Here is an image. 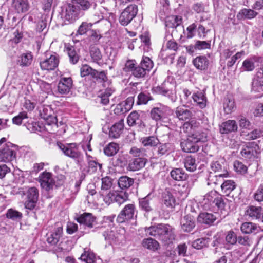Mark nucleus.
I'll list each match as a JSON object with an SVG mask.
<instances>
[{"label":"nucleus","mask_w":263,"mask_h":263,"mask_svg":"<svg viewBox=\"0 0 263 263\" xmlns=\"http://www.w3.org/2000/svg\"><path fill=\"white\" fill-rule=\"evenodd\" d=\"M128 199V195L122 191H109L104 196L103 201L108 205L112 202H116L121 205Z\"/></svg>","instance_id":"39448f33"},{"label":"nucleus","mask_w":263,"mask_h":263,"mask_svg":"<svg viewBox=\"0 0 263 263\" xmlns=\"http://www.w3.org/2000/svg\"><path fill=\"white\" fill-rule=\"evenodd\" d=\"M103 236L106 242L111 245L119 243L123 238L122 235L115 231H107L103 233Z\"/></svg>","instance_id":"4468645a"},{"label":"nucleus","mask_w":263,"mask_h":263,"mask_svg":"<svg viewBox=\"0 0 263 263\" xmlns=\"http://www.w3.org/2000/svg\"><path fill=\"white\" fill-rule=\"evenodd\" d=\"M155 91L160 95L164 96H166V93H168L167 98L172 102H176L177 97L176 92L173 90L166 89L161 86H157L155 88Z\"/></svg>","instance_id":"c756f323"},{"label":"nucleus","mask_w":263,"mask_h":263,"mask_svg":"<svg viewBox=\"0 0 263 263\" xmlns=\"http://www.w3.org/2000/svg\"><path fill=\"white\" fill-rule=\"evenodd\" d=\"M181 229L185 232H190L195 227L194 218L190 215L185 216L181 220Z\"/></svg>","instance_id":"4be33fe9"},{"label":"nucleus","mask_w":263,"mask_h":263,"mask_svg":"<svg viewBox=\"0 0 263 263\" xmlns=\"http://www.w3.org/2000/svg\"><path fill=\"white\" fill-rule=\"evenodd\" d=\"M236 187L235 183L230 180L225 181L221 185L223 193L229 195Z\"/></svg>","instance_id":"49530a36"},{"label":"nucleus","mask_w":263,"mask_h":263,"mask_svg":"<svg viewBox=\"0 0 263 263\" xmlns=\"http://www.w3.org/2000/svg\"><path fill=\"white\" fill-rule=\"evenodd\" d=\"M205 204L209 206L216 205L218 208H223L224 206L222 196L219 194L216 191H211L206 194L203 198Z\"/></svg>","instance_id":"423d86ee"},{"label":"nucleus","mask_w":263,"mask_h":263,"mask_svg":"<svg viewBox=\"0 0 263 263\" xmlns=\"http://www.w3.org/2000/svg\"><path fill=\"white\" fill-rule=\"evenodd\" d=\"M59 59L55 54H51L49 57L40 61V65L43 70L51 71L54 70L58 66Z\"/></svg>","instance_id":"9d476101"},{"label":"nucleus","mask_w":263,"mask_h":263,"mask_svg":"<svg viewBox=\"0 0 263 263\" xmlns=\"http://www.w3.org/2000/svg\"><path fill=\"white\" fill-rule=\"evenodd\" d=\"M80 8L73 4H69L66 8L65 18L70 23H72L79 18Z\"/></svg>","instance_id":"dca6fc26"},{"label":"nucleus","mask_w":263,"mask_h":263,"mask_svg":"<svg viewBox=\"0 0 263 263\" xmlns=\"http://www.w3.org/2000/svg\"><path fill=\"white\" fill-rule=\"evenodd\" d=\"M263 55L261 57L252 56L246 59L242 63V68L245 71H252L255 67V63L262 62Z\"/></svg>","instance_id":"6ab92c4d"},{"label":"nucleus","mask_w":263,"mask_h":263,"mask_svg":"<svg viewBox=\"0 0 263 263\" xmlns=\"http://www.w3.org/2000/svg\"><path fill=\"white\" fill-rule=\"evenodd\" d=\"M216 214L201 213L197 217L198 222L208 225L212 224L217 219Z\"/></svg>","instance_id":"5701e85b"},{"label":"nucleus","mask_w":263,"mask_h":263,"mask_svg":"<svg viewBox=\"0 0 263 263\" xmlns=\"http://www.w3.org/2000/svg\"><path fill=\"white\" fill-rule=\"evenodd\" d=\"M183 162L186 170L190 172H194L196 170L197 167L196 160L191 156L186 157L184 159Z\"/></svg>","instance_id":"c03bdc74"},{"label":"nucleus","mask_w":263,"mask_h":263,"mask_svg":"<svg viewBox=\"0 0 263 263\" xmlns=\"http://www.w3.org/2000/svg\"><path fill=\"white\" fill-rule=\"evenodd\" d=\"M174 116L179 120L186 121L191 118L193 114L191 111L183 106H178L175 108Z\"/></svg>","instance_id":"aec40b11"},{"label":"nucleus","mask_w":263,"mask_h":263,"mask_svg":"<svg viewBox=\"0 0 263 263\" xmlns=\"http://www.w3.org/2000/svg\"><path fill=\"white\" fill-rule=\"evenodd\" d=\"M234 168L236 172L243 174L247 172V167L242 162L236 161L234 163Z\"/></svg>","instance_id":"0e129e2a"},{"label":"nucleus","mask_w":263,"mask_h":263,"mask_svg":"<svg viewBox=\"0 0 263 263\" xmlns=\"http://www.w3.org/2000/svg\"><path fill=\"white\" fill-rule=\"evenodd\" d=\"M181 20L176 16H172L168 18L166 21V26L168 27H176L180 23Z\"/></svg>","instance_id":"052dcab7"},{"label":"nucleus","mask_w":263,"mask_h":263,"mask_svg":"<svg viewBox=\"0 0 263 263\" xmlns=\"http://www.w3.org/2000/svg\"><path fill=\"white\" fill-rule=\"evenodd\" d=\"M147 72L148 71L139 65L136 67L132 73L134 76L136 78H143L146 75Z\"/></svg>","instance_id":"13d9d810"},{"label":"nucleus","mask_w":263,"mask_h":263,"mask_svg":"<svg viewBox=\"0 0 263 263\" xmlns=\"http://www.w3.org/2000/svg\"><path fill=\"white\" fill-rule=\"evenodd\" d=\"M139 115L136 111L132 112L127 117V123L129 126H132L136 124L139 120Z\"/></svg>","instance_id":"680f3d73"},{"label":"nucleus","mask_w":263,"mask_h":263,"mask_svg":"<svg viewBox=\"0 0 263 263\" xmlns=\"http://www.w3.org/2000/svg\"><path fill=\"white\" fill-rule=\"evenodd\" d=\"M12 7L17 13H23L29 9V4L26 0H13Z\"/></svg>","instance_id":"cd10ccee"},{"label":"nucleus","mask_w":263,"mask_h":263,"mask_svg":"<svg viewBox=\"0 0 263 263\" xmlns=\"http://www.w3.org/2000/svg\"><path fill=\"white\" fill-rule=\"evenodd\" d=\"M138 12L136 5H130L126 8L119 17L120 23L124 26L128 25L135 17Z\"/></svg>","instance_id":"0eeeda50"},{"label":"nucleus","mask_w":263,"mask_h":263,"mask_svg":"<svg viewBox=\"0 0 263 263\" xmlns=\"http://www.w3.org/2000/svg\"><path fill=\"white\" fill-rule=\"evenodd\" d=\"M192 98L195 102L201 108H204L206 105L207 100L206 97L201 92H198L192 96Z\"/></svg>","instance_id":"58836bf2"},{"label":"nucleus","mask_w":263,"mask_h":263,"mask_svg":"<svg viewBox=\"0 0 263 263\" xmlns=\"http://www.w3.org/2000/svg\"><path fill=\"white\" fill-rule=\"evenodd\" d=\"M101 180L102 184L100 193V195L103 198V199L104 200V196L106 195V194L108 193L109 192L107 191L110 190L112 186L113 180L110 177L106 176L105 177L102 178Z\"/></svg>","instance_id":"c85d7f7f"},{"label":"nucleus","mask_w":263,"mask_h":263,"mask_svg":"<svg viewBox=\"0 0 263 263\" xmlns=\"http://www.w3.org/2000/svg\"><path fill=\"white\" fill-rule=\"evenodd\" d=\"M124 128V121L120 120L119 122L114 124L110 128L109 136L112 138L119 137Z\"/></svg>","instance_id":"393cba45"},{"label":"nucleus","mask_w":263,"mask_h":263,"mask_svg":"<svg viewBox=\"0 0 263 263\" xmlns=\"http://www.w3.org/2000/svg\"><path fill=\"white\" fill-rule=\"evenodd\" d=\"M72 86V80L70 77H63L59 81L58 90L61 94H67L70 91Z\"/></svg>","instance_id":"f3484780"},{"label":"nucleus","mask_w":263,"mask_h":263,"mask_svg":"<svg viewBox=\"0 0 263 263\" xmlns=\"http://www.w3.org/2000/svg\"><path fill=\"white\" fill-rule=\"evenodd\" d=\"M162 202L167 207L172 208L175 204V199L172 193L165 190L162 194Z\"/></svg>","instance_id":"72a5a7b5"},{"label":"nucleus","mask_w":263,"mask_h":263,"mask_svg":"<svg viewBox=\"0 0 263 263\" xmlns=\"http://www.w3.org/2000/svg\"><path fill=\"white\" fill-rule=\"evenodd\" d=\"M39 182L41 187L47 192H51L62 185L64 182V177L60 176L57 180L51 173L44 172L39 177Z\"/></svg>","instance_id":"f03ea898"},{"label":"nucleus","mask_w":263,"mask_h":263,"mask_svg":"<svg viewBox=\"0 0 263 263\" xmlns=\"http://www.w3.org/2000/svg\"><path fill=\"white\" fill-rule=\"evenodd\" d=\"M180 145L182 151L186 153H195L199 148L198 143L189 134L187 139L183 140Z\"/></svg>","instance_id":"ddd939ff"},{"label":"nucleus","mask_w":263,"mask_h":263,"mask_svg":"<svg viewBox=\"0 0 263 263\" xmlns=\"http://www.w3.org/2000/svg\"><path fill=\"white\" fill-rule=\"evenodd\" d=\"M172 145L171 143L160 144L158 147V155L161 156L170 152L172 149Z\"/></svg>","instance_id":"864d4df0"},{"label":"nucleus","mask_w":263,"mask_h":263,"mask_svg":"<svg viewBox=\"0 0 263 263\" xmlns=\"http://www.w3.org/2000/svg\"><path fill=\"white\" fill-rule=\"evenodd\" d=\"M140 141L145 147H155L159 143V139L157 137L152 136L141 138Z\"/></svg>","instance_id":"e433bc0d"},{"label":"nucleus","mask_w":263,"mask_h":263,"mask_svg":"<svg viewBox=\"0 0 263 263\" xmlns=\"http://www.w3.org/2000/svg\"><path fill=\"white\" fill-rule=\"evenodd\" d=\"M171 177L176 181H183L187 179V174L181 168L172 170L170 173Z\"/></svg>","instance_id":"ea45409f"},{"label":"nucleus","mask_w":263,"mask_h":263,"mask_svg":"<svg viewBox=\"0 0 263 263\" xmlns=\"http://www.w3.org/2000/svg\"><path fill=\"white\" fill-rule=\"evenodd\" d=\"M102 19V16H101V17L97 20H96L95 18H92L91 20L92 21H94L93 23H82L78 30V33L80 35H83L85 34L91 28L93 24L98 23Z\"/></svg>","instance_id":"a19ab883"},{"label":"nucleus","mask_w":263,"mask_h":263,"mask_svg":"<svg viewBox=\"0 0 263 263\" xmlns=\"http://www.w3.org/2000/svg\"><path fill=\"white\" fill-rule=\"evenodd\" d=\"M32 61V55L30 52L23 53L21 57V65L27 66L31 64Z\"/></svg>","instance_id":"6e6d98bb"},{"label":"nucleus","mask_w":263,"mask_h":263,"mask_svg":"<svg viewBox=\"0 0 263 263\" xmlns=\"http://www.w3.org/2000/svg\"><path fill=\"white\" fill-rule=\"evenodd\" d=\"M170 112V109L168 107L160 104L158 106L155 107L152 109L151 116L153 120L156 121H160L165 118Z\"/></svg>","instance_id":"f8f14e48"},{"label":"nucleus","mask_w":263,"mask_h":263,"mask_svg":"<svg viewBox=\"0 0 263 263\" xmlns=\"http://www.w3.org/2000/svg\"><path fill=\"white\" fill-rule=\"evenodd\" d=\"M141 245L144 249L153 252L158 250L160 248L158 242L152 238L143 239L142 241Z\"/></svg>","instance_id":"bb28decb"},{"label":"nucleus","mask_w":263,"mask_h":263,"mask_svg":"<svg viewBox=\"0 0 263 263\" xmlns=\"http://www.w3.org/2000/svg\"><path fill=\"white\" fill-rule=\"evenodd\" d=\"M146 163V159L143 157L135 158L132 160L128 164L129 170L138 171L144 167Z\"/></svg>","instance_id":"a878e982"},{"label":"nucleus","mask_w":263,"mask_h":263,"mask_svg":"<svg viewBox=\"0 0 263 263\" xmlns=\"http://www.w3.org/2000/svg\"><path fill=\"white\" fill-rule=\"evenodd\" d=\"M95 69H92L87 64L83 65L80 68V74L82 77L91 75L92 77L95 75Z\"/></svg>","instance_id":"5fc2aeb1"},{"label":"nucleus","mask_w":263,"mask_h":263,"mask_svg":"<svg viewBox=\"0 0 263 263\" xmlns=\"http://www.w3.org/2000/svg\"><path fill=\"white\" fill-rule=\"evenodd\" d=\"M67 51L70 63L72 64L77 63L80 58L78 52L73 47L68 48Z\"/></svg>","instance_id":"09e8293b"},{"label":"nucleus","mask_w":263,"mask_h":263,"mask_svg":"<svg viewBox=\"0 0 263 263\" xmlns=\"http://www.w3.org/2000/svg\"><path fill=\"white\" fill-rule=\"evenodd\" d=\"M73 2L79 5L80 8L83 10L88 9L91 6L89 0H72Z\"/></svg>","instance_id":"69168bd1"},{"label":"nucleus","mask_w":263,"mask_h":263,"mask_svg":"<svg viewBox=\"0 0 263 263\" xmlns=\"http://www.w3.org/2000/svg\"><path fill=\"white\" fill-rule=\"evenodd\" d=\"M63 233V228L58 227L54 229L53 232L48 234L47 241L51 245H56L60 241Z\"/></svg>","instance_id":"412c9836"},{"label":"nucleus","mask_w":263,"mask_h":263,"mask_svg":"<svg viewBox=\"0 0 263 263\" xmlns=\"http://www.w3.org/2000/svg\"><path fill=\"white\" fill-rule=\"evenodd\" d=\"M240 154L246 159L254 158L257 155L256 147L250 145H246L241 149Z\"/></svg>","instance_id":"2f4dec72"},{"label":"nucleus","mask_w":263,"mask_h":263,"mask_svg":"<svg viewBox=\"0 0 263 263\" xmlns=\"http://www.w3.org/2000/svg\"><path fill=\"white\" fill-rule=\"evenodd\" d=\"M77 221L88 228H92L95 222V218L91 213H84L77 218Z\"/></svg>","instance_id":"b1692460"},{"label":"nucleus","mask_w":263,"mask_h":263,"mask_svg":"<svg viewBox=\"0 0 263 263\" xmlns=\"http://www.w3.org/2000/svg\"><path fill=\"white\" fill-rule=\"evenodd\" d=\"M135 214V206L133 204L126 205L120 212L117 218L119 223H123L133 219Z\"/></svg>","instance_id":"9b49d317"},{"label":"nucleus","mask_w":263,"mask_h":263,"mask_svg":"<svg viewBox=\"0 0 263 263\" xmlns=\"http://www.w3.org/2000/svg\"><path fill=\"white\" fill-rule=\"evenodd\" d=\"M145 152V149L144 148H138L134 146L130 148L129 153L132 157L139 158L143 157L146 155Z\"/></svg>","instance_id":"8fccbe9b"},{"label":"nucleus","mask_w":263,"mask_h":263,"mask_svg":"<svg viewBox=\"0 0 263 263\" xmlns=\"http://www.w3.org/2000/svg\"><path fill=\"white\" fill-rule=\"evenodd\" d=\"M7 217L13 220L21 219L22 217V214L16 210L9 209L6 214Z\"/></svg>","instance_id":"338daca9"},{"label":"nucleus","mask_w":263,"mask_h":263,"mask_svg":"<svg viewBox=\"0 0 263 263\" xmlns=\"http://www.w3.org/2000/svg\"><path fill=\"white\" fill-rule=\"evenodd\" d=\"M80 259L85 263H94L95 255L91 252L85 251L81 255Z\"/></svg>","instance_id":"3c124183"},{"label":"nucleus","mask_w":263,"mask_h":263,"mask_svg":"<svg viewBox=\"0 0 263 263\" xmlns=\"http://www.w3.org/2000/svg\"><path fill=\"white\" fill-rule=\"evenodd\" d=\"M27 201L25 206L29 210L33 209L38 201L39 193V190L35 187H29L26 192Z\"/></svg>","instance_id":"1a4fd4ad"},{"label":"nucleus","mask_w":263,"mask_h":263,"mask_svg":"<svg viewBox=\"0 0 263 263\" xmlns=\"http://www.w3.org/2000/svg\"><path fill=\"white\" fill-rule=\"evenodd\" d=\"M86 156L87 157L88 164V172L90 173H94L96 172L98 169L100 171H101L102 164L96 162L95 160H93L91 156L88 155L87 153Z\"/></svg>","instance_id":"37998d69"},{"label":"nucleus","mask_w":263,"mask_h":263,"mask_svg":"<svg viewBox=\"0 0 263 263\" xmlns=\"http://www.w3.org/2000/svg\"><path fill=\"white\" fill-rule=\"evenodd\" d=\"M208 241L206 238H199L192 242V247L196 249H201L204 247L206 246Z\"/></svg>","instance_id":"4d7b16f0"},{"label":"nucleus","mask_w":263,"mask_h":263,"mask_svg":"<svg viewBox=\"0 0 263 263\" xmlns=\"http://www.w3.org/2000/svg\"><path fill=\"white\" fill-rule=\"evenodd\" d=\"M16 153L13 145L11 143L5 144L0 149V161L7 162L12 161L15 158Z\"/></svg>","instance_id":"6e6552de"},{"label":"nucleus","mask_w":263,"mask_h":263,"mask_svg":"<svg viewBox=\"0 0 263 263\" xmlns=\"http://www.w3.org/2000/svg\"><path fill=\"white\" fill-rule=\"evenodd\" d=\"M241 231L245 234L257 233L260 228L252 222H245L241 224Z\"/></svg>","instance_id":"4c0bfd02"},{"label":"nucleus","mask_w":263,"mask_h":263,"mask_svg":"<svg viewBox=\"0 0 263 263\" xmlns=\"http://www.w3.org/2000/svg\"><path fill=\"white\" fill-rule=\"evenodd\" d=\"M257 12L251 9L243 8L237 14V17L240 19H252L254 18Z\"/></svg>","instance_id":"c9c22d12"},{"label":"nucleus","mask_w":263,"mask_h":263,"mask_svg":"<svg viewBox=\"0 0 263 263\" xmlns=\"http://www.w3.org/2000/svg\"><path fill=\"white\" fill-rule=\"evenodd\" d=\"M195 67L200 70L206 69L209 65V61L205 57L199 56L196 58L193 61Z\"/></svg>","instance_id":"f704fd0d"},{"label":"nucleus","mask_w":263,"mask_h":263,"mask_svg":"<svg viewBox=\"0 0 263 263\" xmlns=\"http://www.w3.org/2000/svg\"><path fill=\"white\" fill-rule=\"evenodd\" d=\"M235 104L233 99L227 98L223 105L224 111L227 114H231L235 109Z\"/></svg>","instance_id":"de8ad7c7"},{"label":"nucleus","mask_w":263,"mask_h":263,"mask_svg":"<svg viewBox=\"0 0 263 263\" xmlns=\"http://www.w3.org/2000/svg\"><path fill=\"white\" fill-rule=\"evenodd\" d=\"M238 126L236 122L233 120H229L223 122L219 126L221 134H229L237 130Z\"/></svg>","instance_id":"a211bd4d"},{"label":"nucleus","mask_w":263,"mask_h":263,"mask_svg":"<svg viewBox=\"0 0 263 263\" xmlns=\"http://www.w3.org/2000/svg\"><path fill=\"white\" fill-rule=\"evenodd\" d=\"M57 146L65 155L76 160L78 164H80L82 162L83 155L79 144L76 143L63 144L58 142Z\"/></svg>","instance_id":"7ed1b4c3"},{"label":"nucleus","mask_w":263,"mask_h":263,"mask_svg":"<svg viewBox=\"0 0 263 263\" xmlns=\"http://www.w3.org/2000/svg\"><path fill=\"white\" fill-rule=\"evenodd\" d=\"M118 183L121 189H127L133 185L134 180L126 176H122L119 179Z\"/></svg>","instance_id":"a18cd8bd"},{"label":"nucleus","mask_w":263,"mask_h":263,"mask_svg":"<svg viewBox=\"0 0 263 263\" xmlns=\"http://www.w3.org/2000/svg\"><path fill=\"white\" fill-rule=\"evenodd\" d=\"M145 231L146 234L154 236L166 243L171 242L175 238L173 229L168 224H159L145 228Z\"/></svg>","instance_id":"f257e3e1"},{"label":"nucleus","mask_w":263,"mask_h":263,"mask_svg":"<svg viewBox=\"0 0 263 263\" xmlns=\"http://www.w3.org/2000/svg\"><path fill=\"white\" fill-rule=\"evenodd\" d=\"M119 150V145L115 142H111L107 144L104 148V153L107 156H112Z\"/></svg>","instance_id":"79ce46f5"},{"label":"nucleus","mask_w":263,"mask_h":263,"mask_svg":"<svg viewBox=\"0 0 263 263\" xmlns=\"http://www.w3.org/2000/svg\"><path fill=\"white\" fill-rule=\"evenodd\" d=\"M45 109H43L40 112L41 117L45 121V124L47 126L53 125L55 127H57V119L54 116L51 115L52 111L49 109V115H46L45 114Z\"/></svg>","instance_id":"473e14b6"},{"label":"nucleus","mask_w":263,"mask_h":263,"mask_svg":"<svg viewBox=\"0 0 263 263\" xmlns=\"http://www.w3.org/2000/svg\"><path fill=\"white\" fill-rule=\"evenodd\" d=\"M183 129L197 143L207 141V133L197 126L196 123L194 121L185 122L183 125Z\"/></svg>","instance_id":"20e7f679"},{"label":"nucleus","mask_w":263,"mask_h":263,"mask_svg":"<svg viewBox=\"0 0 263 263\" xmlns=\"http://www.w3.org/2000/svg\"><path fill=\"white\" fill-rule=\"evenodd\" d=\"M140 65L149 71L153 66V63L148 57H145L143 58Z\"/></svg>","instance_id":"e2e57ef3"},{"label":"nucleus","mask_w":263,"mask_h":263,"mask_svg":"<svg viewBox=\"0 0 263 263\" xmlns=\"http://www.w3.org/2000/svg\"><path fill=\"white\" fill-rule=\"evenodd\" d=\"M152 98L149 93H144L141 92L138 96V104H146L149 100H152Z\"/></svg>","instance_id":"bf43d9fd"},{"label":"nucleus","mask_w":263,"mask_h":263,"mask_svg":"<svg viewBox=\"0 0 263 263\" xmlns=\"http://www.w3.org/2000/svg\"><path fill=\"white\" fill-rule=\"evenodd\" d=\"M254 199L258 202L263 201V183L261 184L254 194Z\"/></svg>","instance_id":"774afa93"},{"label":"nucleus","mask_w":263,"mask_h":263,"mask_svg":"<svg viewBox=\"0 0 263 263\" xmlns=\"http://www.w3.org/2000/svg\"><path fill=\"white\" fill-rule=\"evenodd\" d=\"M252 90L255 92L263 91V65L259 69L252 81Z\"/></svg>","instance_id":"2eb2a0df"},{"label":"nucleus","mask_w":263,"mask_h":263,"mask_svg":"<svg viewBox=\"0 0 263 263\" xmlns=\"http://www.w3.org/2000/svg\"><path fill=\"white\" fill-rule=\"evenodd\" d=\"M261 212V207L252 205L247 208L245 211V215L251 218L252 219H256L260 217Z\"/></svg>","instance_id":"7c9ffc66"},{"label":"nucleus","mask_w":263,"mask_h":263,"mask_svg":"<svg viewBox=\"0 0 263 263\" xmlns=\"http://www.w3.org/2000/svg\"><path fill=\"white\" fill-rule=\"evenodd\" d=\"M90 56L95 62H98L102 57L100 49L95 46L91 47L90 49Z\"/></svg>","instance_id":"603ef678"}]
</instances>
